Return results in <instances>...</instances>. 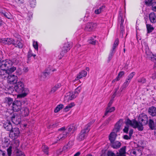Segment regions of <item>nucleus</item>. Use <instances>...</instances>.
Masks as SVG:
<instances>
[{
	"label": "nucleus",
	"mask_w": 156,
	"mask_h": 156,
	"mask_svg": "<svg viewBox=\"0 0 156 156\" xmlns=\"http://www.w3.org/2000/svg\"><path fill=\"white\" fill-rule=\"evenodd\" d=\"M124 73L123 71H121L119 73L117 77L112 81V83H113L115 81H118L120 80V78L124 75Z\"/></svg>",
	"instance_id": "obj_28"
},
{
	"label": "nucleus",
	"mask_w": 156,
	"mask_h": 156,
	"mask_svg": "<svg viewBox=\"0 0 156 156\" xmlns=\"http://www.w3.org/2000/svg\"><path fill=\"white\" fill-rule=\"evenodd\" d=\"M63 108V105H58L54 110V112L57 113L59 112L61 109Z\"/></svg>",
	"instance_id": "obj_39"
},
{
	"label": "nucleus",
	"mask_w": 156,
	"mask_h": 156,
	"mask_svg": "<svg viewBox=\"0 0 156 156\" xmlns=\"http://www.w3.org/2000/svg\"><path fill=\"white\" fill-rule=\"evenodd\" d=\"M19 145V142L17 140H15L13 141V143L12 145V148H16Z\"/></svg>",
	"instance_id": "obj_36"
},
{
	"label": "nucleus",
	"mask_w": 156,
	"mask_h": 156,
	"mask_svg": "<svg viewBox=\"0 0 156 156\" xmlns=\"http://www.w3.org/2000/svg\"><path fill=\"white\" fill-rule=\"evenodd\" d=\"M14 89L17 92L21 93L18 95V98L24 97L29 93L28 89L25 88L23 83L21 81L16 83L14 86Z\"/></svg>",
	"instance_id": "obj_4"
},
{
	"label": "nucleus",
	"mask_w": 156,
	"mask_h": 156,
	"mask_svg": "<svg viewBox=\"0 0 156 156\" xmlns=\"http://www.w3.org/2000/svg\"><path fill=\"white\" fill-rule=\"evenodd\" d=\"M75 105V104L74 102H72L70 103V104L67 105L66 106V107L64 108V110L66 112L68 111L70 109V108H71L73 107Z\"/></svg>",
	"instance_id": "obj_31"
},
{
	"label": "nucleus",
	"mask_w": 156,
	"mask_h": 156,
	"mask_svg": "<svg viewBox=\"0 0 156 156\" xmlns=\"http://www.w3.org/2000/svg\"><path fill=\"white\" fill-rule=\"evenodd\" d=\"M95 120H92L88 123L85 127L84 129L82 130L77 137V140L79 141L83 140L87 136V133L89 131L91 126L94 122Z\"/></svg>",
	"instance_id": "obj_5"
},
{
	"label": "nucleus",
	"mask_w": 156,
	"mask_h": 156,
	"mask_svg": "<svg viewBox=\"0 0 156 156\" xmlns=\"http://www.w3.org/2000/svg\"><path fill=\"white\" fill-rule=\"evenodd\" d=\"M20 132L17 127L12 128L10 130L9 136L13 139H17L19 136Z\"/></svg>",
	"instance_id": "obj_7"
},
{
	"label": "nucleus",
	"mask_w": 156,
	"mask_h": 156,
	"mask_svg": "<svg viewBox=\"0 0 156 156\" xmlns=\"http://www.w3.org/2000/svg\"><path fill=\"white\" fill-rule=\"evenodd\" d=\"M112 118L113 117L112 115L109 117L105 122L104 123V125L105 126L108 124L112 120Z\"/></svg>",
	"instance_id": "obj_48"
},
{
	"label": "nucleus",
	"mask_w": 156,
	"mask_h": 156,
	"mask_svg": "<svg viewBox=\"0 0 156 156\" xmlns=\"http://www.w3.org/2000/svg\"><path fill=\"white\" fill-rule=\"evenodd\" d=\"M15 40L12 38H9L0 39V42L4 44H12L13 45Z\"/></svg>",
	"instance_id": "obj_11"
},
{
	"label": "nucleus",
	"mask_w": 156,
	"mask_h": 156,
	"mask_svg": "<svg viewBox=\"0 0 156 156\" xmlns=\"http://www.w3.org/2000/svg\"><path fill=\"white\" fill-rule=\"evenodd\" d=\"M76 128L73 125L68 126L66 129H65V131H66L68 133V135L69 133H73L76 130Z\"/></svg>",
	"instance_id": "obj_18"
},
{
	"label": "nucleus",
	"mask_w": 156,
	"mask_h": 156,
	"mask_svg": "<svg viewBox=\"0 0 156 156\" xmlns=\"http://www.w3.org/2000/svg\"><path fill=\"white\" fill-rule=\"evenodd\" d=\"M48 147L45 145H43L42 146V150L44 153L47 154H48Z\"/></svg>",
	"instance_id": "obj_44"
},
{
	"label": "nucleus",
	"mask_w": 156,
	"mask_h": 156,
	"mask_svg": "<svg viewBox=\"0 0 156 156\" xmlns=\"http://www.w3.org/2000/svg\"><path fill=\"white\" fill-rule=\"evenodd\" d=\"M30 6L32 8L35 7L36 5V0H30L29 1Z\"/></svg>",
	"instance_id": "obj_37"
},
{
	"label": "nucleus",
	"mask_w": 156,
	"mask_h": 156,
	"mask_svg": "<svg viewBox=\"0 0 156 156\" xmlns=\"http://www.w3.org/2000/svg\"><path fill=\"white\" fill-rule=\"evenodd\" d=\"M112 144V147L114 148L117 149L119 148L121 145L120 142L119 141L113 142Z\"/></svg>",
	"instance_id": "obj_27"
},
{
	"label": "nucleus",
	"mask_w": 156,
	"mask_h": 156,
	"mask_svg": "<svg viewBox=\"0 0 156 156\" xmlns=\"http://www.w3.org/2000/svg\"><path fill=\"white\" fill-rule=\"evenodd\" d=\"M63 153L62 149H60L58 150L57 151V154L58 155H60Z\"/></svg>",
	"instance_id": "obj_60"
},
{
	"label": "nucleus",
	"mask_w": 156,
	"mask_h": 156,
	"mask_svg": "<svg viewBox=\"0 0 156 156\" xmlns=\"http://www.w3.org/2000/svg\"><path fill=\"white\" fill-rule=\"evenodd\" d=\"M89 43L94 45L96 44V41L94 40L93 38H91L89 40Z\"/></svg>",
	"instance_id": "obj_53"
},
{
	"label": "nucleus",
	"mask_w": 156,
	"mask_h": 156,
	"mask_svg": "<svg viewBox=\"0 0 156 156\" xmlns=\"http://www.w3.org/2000/svg\"><path fill=\"white\" fill-rule=\"evenodd\" d=\"M127 87V82H125L123 84L122 86L121 87V88L122 89V91L123 90H126V88Z\"/></svg>",
	"instance_id": "obj_58"
},
{
	"label": "nucleus",
	"mask_w": 156,
	"mask_h": 156,
	"mask_svg": "<svg viewBox=\"0 0 156 156\" xmlns=\"http://www.w3.org/2000/svg\"><path fill=\"white\" fill-rule=\"evenodd\" d=\"M9 144V139L6 137L4 138V140L2 141V144L3 145V146L7 147Z\"/></svg>",
	"instance_id": "obj_32"
},
{
	"label": "nucleus",
	"mask_w": 156,
	"mask_h": 156,
	"mask_svg": "<svg viewBox=\"0 0 156 156\" xmlns=\"http://www.w3.org/2000/svg\"><path fill=\"white\" fill-rule=\"evenodd\" d=\"M105 8V6L104 5L100 6L94 11V13L96 14H99L102 12Z\"/></svg>",
	"instance_id": "obj_26"
},
{
	"label": "nucleus",
	"mask_w": 156,
	"mask_h": 156,
	"mask_svg": "<svg viewBox=\"0 0 156 156\" xmlns=\"http://www.w3.org/2000/svg\"><path fill=\"white\" fill-rule=\"evenodd\" d=\"M119 41L118 39H116L115 41L113 46L112 50L115 51V48L117 47L119 44Z\"/></svg>",
	"instance_id": "obj_43"
},
{
	"label": "nucleus",
	"mask_w": 156,
	"mask_h": 156,
	"mask_svg": "<svg viewBox=\"0 0 156 156\" xmlns=\"http://www.w3.org/2000/svg\"><path fill=\"white\" fill-rule=\"evenodd\" d=\"M56 70L52 68L51 66H49L46 70V71L43 73L42 76L44 78H46L49 76L51 72H54Z\"/></svg>",
	"instance_id": "obj_13"
},
{
	"label": "nucleus",
	"mask_w": 156,
	"mask_h": 156,
	"mask_svg": "<svg viewBox=\"0 0 156 156\" xmlns=\"http://www.w3.org/2000/svg\"><path fill=\"white\" fill-rule=\"evenodd\" d=\"M76 98L73 92H69L67 93L65 95L64 98V101L68 102Z\"/></svg>",
	"instance_id": "obj_12"
},
{
	"label": "nucleus",
	"mask_w": 156,
	"mask_h": 156,
	"mask_svg": "<svg viewBox=\"0 0 156 156\" xmlns=\"http://www.w3.org/2000/svg\"><path fill=\"white\" fill-rule=\"evenodd\" d=\"M59 87L58 85H56L54 87H53L51 90V92L52 93L55 92Z\"/></svg>",
	"instance_id": "obj_52"
},
{
	"label": "nucleus",
	"mask_w": 156,
	"mask_h": 156,
	"mask_svg": "<svg viewBox=\"0 0 156 156\" xmlns=\"http://www.w3.org/2000/svg\"><path fill=\"white\" fill-rule=\"evenodd\" d=\"M153 79H155L156 78V72H155L154 74H153L152 76L151 77Z\"/></svg>",
	"instance_id": "obj_64"
},
{
	"label": "nucleus",
	"mask_w": 156,
	"mask_h": 156,
	"mask_svg": "<svg viewBox=\"0 0 156 156\" xmlns=\"http://www.w3.org/2000/svg\"><path fill=\"white\" fill-rule=\"evenodd\" d=\"M70 145V142H69L65 146L63 147L62 149L63 153H65V152H66L70 148L71 146H69Z\"/></svg>",
	"instance_id": "obj_34"
},
{
	"label": "nucleus",
	"mask_w": 156,
	"mask_h": 156,
	"mask_svg": "<svg viewBox=\"0 0 156 156\" xmlns=\"http://www.w3.org/2000/svg\"><path fill=\"white\" fill-rule=\"evenodd\" d=\"M33 46L34 49L37 51L38 50V43L37 41H35L34 40H33Z\"/></svg>",
	"instance_id": "obj_38"
},
{
	"label": "nucleus",
	"mask_w": 156,
	"mask_h": 156,
	"mask_svg": "<svg viewBox=\"0 0 156 156\" xmlns=\"http://www.w3.org/2000/svg\"><path fill=\"white\" fill-rule=\"evenodd\" d=\"M22 41V40L21 39H15L13 46L16 48H21L23 46V44Z\"/></svg>",
	"instance_id": "obj_14"
},
{
	"label": "nucleus",
	"mask_w": 156,
	"mask_h": 156,
	"mask_svg": "<svg viewBox=\"0 0 156 156\" xmlns=\"http://www.w3.org/2000/svg\"><path fill=\"white\" fill-rule=\"evenodd\" d=\"M118 88L115 89V91L114 93L112 96V98L113 99L115 97L116 95V93L117 92V91H118Z\"/></svg>",
	"instance_id": "obj_62"
},
{
	"label": "nucleus",
	"mask_w": 156,
	"mask_h": 156,
	"mask_svg": "<svg viewBox=\"0 0 156 156\" xmlns=\"http://www.w3.org/2000/svg\"><path fill=\"white\" fill-rule=\"evenodd\" d=\"M4 128L7 131H10L12 129V126L9 121L7 120L3 123Z\"/></svg>",
	"instance_id": "obj_16"
},
{
	"label": "nucleus",
	"mask_w": 156,
	"mask_h": 156,
	"mask_svg": "<svg viewBox=\"0 0 156 156\" xmlns=\"http://www.w3.org/2000/svg\"><path fill=\"white\" fill-rule=\"evenodd\" d=\"M148 56L147 57H148L150 60L156 64V55H151Z\"/></svg>",
	"instance_id": "obj_40"
},
{
	"label": "nucleus",
	"mask_w": 156,
	"mask_h": 156,
	"mask_svg": "<svg viewBox=\"0 0 156 156\" xmlns=\"http://www.w3.org/2000/svg\"><path fill=\"white\" fill-rule=\"evenodd\" d=\"M97 26V24L96 23L89 22L86 24L84 30L87 31H93L96 28Z\"/></svg>",
	"instance_id": "obj_9"
},
{
	"label": "nucleus",
	"mask_w": 156,
	"mask_h": 156,
	"mask_svg": "<svg viewBox=\"0 0 156 156\" xmlns=\"http://www.w3.org/2000/svg\"><path fill=\"white\" fill-rule=\"evenodd\" d=\"M115 110V108L114 107H108L105 111V116L107 115L108 113L109 112H111L114 111Z\"/></svg>",
	"instance_id": "obj_29"
},
{
	"label": "nucleus",
	"mask_w": 156,
	"mask_h": 156,
	"mask_svg": "<svg viewBox=\"0 0 156 156\" xmlns=\"http://www.w3.org/2000/svg\"><path fill=\"white\" fill-rule=\"evenodd\" d=\"M12 62L10 60L0 62V78L5 79L9 73H12L16 70V67H12Z\"/></svg>",
	"instance_id": "obj_1"
},
{
	"label": "nucleus",
	"mask_w": 156,
	"mask_h": 156,
	"mask_svg": "<svg viewBox=\"0 0 156 156\" xmlns=\"http://www.w3.org/2000/svg\"><path fill=\"white\" fill-rule=\"evenodd\" d=\"M27 15V16L25 18V19H26L27 21H29L32 18L33 13L32 12H28Z\"/></svg>",
	"instance_id": "obj_42"
},
{
	"label": "nucleus",
	"mask_w": 156,
	"mask_h": 156,
	"mask_svg": "<svg viewBox=\"0 0 156 156\" xmlns=\"http://www.w3.org/2000/svg\"><path fill=\"white\" fill-rule=\"evenodd\" d=\"M9 73L7 76L5 78H7V82L10 84H16L17 83L18 77L17 76L13 74Z\"/></svg>",
	"instance_id": "obj_8"
},
{
	"label": "nucleus",
	"mask_w": 156,
	"mask_h": 156,
	"mask_svg": "<svg viewBox=\"0 0 156 156\" xmlns=\"http://www.w3.org/2000/svg\"><path fill=\"white\" fill-rule=\"evenodd\" d=\"M22 103L20 101L17 100L12 103V109L14 111L17 112L20 110Z\"/></svg>",
	"instance_id": "obj_10"
},
{
	"label": "nucleus",
	"mask_w": 156,
	"mask_h": 156,
	"mask_svg": "<svg viewBox=\"0 0 156 156\" xmlns=\"http://www.w3.org/2000/svg\"><path fill=\"white\" fill-rule=\"evenodd\" d=\"M148 112L149 114L152 116H156V108L153 106L149 108Z\"/></svg>",
	"instance_id": "obj_19"
},
{
	"label": "nucleus",
	"mask_w": 156,
	"mask_h": 156,
	"mask_svg": "<svg viewBox=\"0 0 156 156\" xmlns=\"http://www.w3.org/2000/svg\"><path fill=\"white\" fill-rule=\"evenodd\" d=\"M12 146H10L7 150V154L8 156H11L12 154Z\"/></svg>",
	"instance_id": "obj_45"
},
{
	"label": "nucleus",
	"mask_w": 156,
	"mask_h": 156,
	"mask_svg": "<svg viewBox=\"0 0 156 156\" xmlns=\"http://www.w3.org/2000/svg\"><path fill=\"white\" fill-rule=\"evenodd\" d=\"M36 56V55L33 54L32 53V51L31 50H30L28 53L27 57L29 58L31 57L32 56H33L34 57H35Z\"/></svg>",
	"instance_id": "obj_47"
},
{
	"label": "nucleus",
	"mask_w": 156,
	"mask_h": 156,
	"mask_svg": "<svg viewBox=\"0 0 156 156\" xmlns=\"http://www.w3.org/2000/svg\"><path fill=\"white\" fill-rule=\"evenodd\" d=\"M5 153L4 151L0 150V156H5Z\"/></svg>",
	"instance_id": "obj_61"
},
{
	"label": "nucleus",
	"mask_w": 156,
	"mask_h": 156,
	"mask_svg": "<svg viewBox=\"0 0 156 156\" xmlns=\"http://www.w3.org/2000/svg\"><path fill=\"white\" fill-rule=\"evenodd\" d=\"M108 156H116L115 153L111 151H108L107 153Z\"/></svg>",
	"instance_id": "obj_56"
},
{
	"label": "nucleus",
	"mask_w": 156,
	"mask_h": 156,
	"mask_svg": "<svg viewBox=\"0 0 156 156\" xmlns=\"http://www.w3.org/2000/svg\"><path fill=\"white\" fill-rule=\"evenodd\" d=\"M152 5V9L153 11L156 12V2H154L151 4Z\"/></svg>",
	"instance_id": "obj_50"
},
{
	"label": "nucleus",
	"mask_w": 156,
	"mask_h": 156,
	"mask_svg": "<svg viewBox=\"0 0 156 156\" xmlns=\"http://www.w3.org/2000/svg\"><path fill=\"white\" fill-rule=\"evenodd\" d=\"M21 112L22 115L25 116H28L30 112L29 109L27 107L22 108L21 110Z\"/></svg>",
	"instance_id": "obj_22"
},
{
	"label": "nucleus",
	"mask_w": 156,
	"mask_h": 156,
	"mask_svg": "<svg viewBox=\"0 0 156 156\" xmlns=\"http://www.w3.org/2000/svg\"><path fill=\"white\" fill-rule=\"evenodd\" d=\"M149 18L151 23L156 22V14L154 12L151 13L149 15Z\"/></svg>",
	"instance_id": "obj_21"
},
{
	"label": "nucleus",
	"mask_w": 156,
	"mask_h": 156,
	"mask_svg": "<svg viewBox=\"0 0 156 156\" xmlns=\"http://www.w3.org/2000/svg\"><path fill=\"white\" fill-rule=\"evenodd\" d=\"M58 125V123L57 122H55L54 124L51 125H50L48 127L49 128H52L55 127Z\"/></svg>",
	"instance_id": "obj_57"
},
{
	"label": "nucleus",
	"mask_w": 156,
	"mask_h": 156,
	"mask_svg": "<svg viewBox=\"0 0 156 156\" xmlns=\"http://www.w3.org/2000/svg\"><path fill=\"white\" fill-rule=\"evenodd\" d=\"M115 51L112 50H111L108 57V59H109V60H110L112 58V56L114 53H115Z\"/></svg>",
	"instance_id": "obj_54"
},
{
	"label": "nucleus",
	"mask_w": 156,
	"mask_h": 156,
	"mask_svg": "<svg viewBox=\"0 0 156 156\" xmlns=\"http://www.w3.org/2000/svg\"><path fill=\"white\" fill-rule=\"evenodd\" d=\"M142 46L143 48L145 49L146 53L147 55H151V54H152V53L149 51L148 47L146 43L144 42L143 44H142Z\"/></svg>",
	"instance_id": "obj_24"
},
{
	"label": "nucleus",
	"mask_w": 156,
	"mask_h": 156,
	"mask_svg": "<svg viewBox=\"0 0 156 156\" xmlns=\"http://www.w3.org/2000/svg\"><path fill=\"white\" fill-rule=\"evenodd\" d=\"M126 146L122 147L119 150V152H117L116 156H126Z\"/></svg>",
	"instance_id": "obj_20"
},
{
	"label": "nucleus",
	"mask_w": 156,
	"mask_h": 156,
	"mask_svg": "<svg viewBox=\"0 0 156 156\" xmlns=\"http://www.w3.org/2000/svg\"><path fill=\"white\" fill-rule=\"evenodd\" d=\"M113 102V99H111L110 101L109 102L108 104V107H110L111 105H112V103Z\"/></svg>",
	"instance_id": "obj_63"
},
{
	"label": "nucleus",
	"mask_w": 156,
	"mask_h": 156,
	"mask_svg": "<svg viewBox=\"0 0 156 156\" xmlns=\"http://www.w3.org/2000/svg\"><path fill=\"white\" fill-rule=\"evenodd\" d=\"M135 73L134 72H132L128 76V78H127V80H131L133 76L135 75ZM128 82V81H127V83Z\"/></svg>",
	"instance_id": "obj_51"
},
{
	"label": "nucleus",
	"mask_w": 156,
	"mask_h": 156,
	"mask_svg": "<svg viewBox=\"0 0 156 156\" xmlns=\"http://www.w3.org/2000/svg\"><path fill=\"white\" fill-rule=\"evenodd\" d=\"M87 72L85 70H83L80 72L78 74V77L82 78L83 77L86 76L87 75Z\"/></svg>",
	"instance_id": "obj_30"
},
{
	"label": "nucleus",
	"mask_w": 156,
	"mask_h": 156,
	"mask_svg": "<svg viewBox=\"0 0 156 156\" xmlns=\"http://www.w3.org/2000/svg\"><path fill=\"white\" fill-rule=\"evenodd\" d=\"M124 124V128L123 129L124 133H127V121L126 119L125 121L122 119H120L115 124L114 128L113 130V131L111 132L109 136V139L111 143L114 142L117 136V133L119 132L121 129L122 126Z\"/></svg>",
	"instance_id": "obj_3"
},
{
	"label": "nucleus",
	"mask_w": 156,
	"mask_h": 156,
	"mask_svg": "<svg viewBox=\"0 0 156 156\" xmlns=\"http://www.w3.org/2000/svg\"><path fill=\"white\" fill-rule=\"evenodd\" d=\"M146 27L147 31V33H150L154 30V28L151 25L148 24H146Z\"/></svg>",
	"instance_id": "obj_33"
},
{
	"label": "nucleus",
	"mask_w": 156,
	"mask_h": 156,
	"mask_svg": "<svg viewBox=\"0 0 156 156\" xmlns=\"http://www.w3.org/2000/svg\"><path fill=\"white\" fill-rule=\"evenodd\" d=\"M138 82L139 83H145L146 82V80L145 78L142 77L141 78H140L138 80Z\"/></svg>",
	"instance_id": "obj_49"
},
{
	"label": "nucleus",
	"mask_w": 156,
	"mask_h": 156,
	"mask_svg": "<svg viewBox=\"0 0 156 156\" xmlns=\"http://www.w3.org/2000/svg\"><path fill=\"white\" fill-rule=\"evenodd\" d=\"M11 120L12 122L16 125L20 124L21 121L20 116L15 115L11 117Z\"/></svg>",
	"instance_id": "obj_15"
},
{
	"label": "nucleus",
	"mask_w": 156,
	"mask_h": 156,
	"mask_svg": "<svg viewBox=\"0 0 156 156\" xmlns=\"http://www.w3.org/2000/svg\"><path fill=\"white\" fill-rule=\"evenodd\" d=\"M71 47L68 43H65L62 48V51L61 54L62 55H64V53H66L69 51Z\"/></svg>",
	"instance_id": "obj_17"
},
{
	"label": "nucleus",
	"mask_w": 156,
	"mask_h": 156,
	"mask_svg": "<svg viewBox=\"0 0 156 156\" xmlns=\"http://www.w3.org/2000/svg\"><path fill=\"white\" fill-rule=\"evenodd\" d=\"M5 102L10 105L12 103H13V99L10 98H5Z\"/></svg>",
	"instance_id": "obj_41"
},
{
	"label": "nucleus",
	"mask_w": 156,
	"mask_h": 156,
	"mask_svg": "<svg viewBox=\"0 0 156 156\" xmlns=\"http://www.w3.org/2000/svg\"><path fill=\"white\" fill-rule=\"evenodd\" d=\"M2 15H4V16L7 18L8 19H11L12 18L11 15L10 13H9L7 12H2Z\"/></svg>",
	"instance_id": "obj_46"
},
{
	"label": "nucleus",
	"mask_w": 156,
	"mask_h": 156,
	"mask_svg": "<svg viewBox=\"0 0 156 156\" xmlns=\"http://www.w3.org/2000/svg\"><path fill=\"white\" fill-rule=\"evenodd\" d=\"M81 90V87L80 86H79L75 90V91L73 92L76 97L78 96Z\"/></svg>",
	"instance_id": "obj_35"
},
{
	"label": "nucleus",
	"mask_w": 156,
	"mask_h": 156,
	"mask_svg": "<svg viewBox=\"0 0 156 156\" xmlns=\"http://www.w3.org/2000/svg\"><path fill=\"white\" fill-rule=\"evenodd\" d=\"M148 122V126L150 129L151 130L155 129L156 128V125L154 121L151 119H149Z\"/></svg>",
	"instance_id": "obj_25"
},
{
	"label": "nucleus",
	"mask_w": 156,
	"mask_h": 156,
	"mask_svg": "<svg viewBox=\"0 0 156 156\" xmlns=\"http://www.w3.org/2000/svg\"><path fill=\"white\" fill-rule=\"evenodd\" d=\"M58 131L60 132V133L57 137V140H63L68 136V133L66 131H65V127H62L59 129Z\"/></svg>",
	"instance_id": "obj_6"
},
{
	"label": "nucleus",
	"mask_w": 156,
	"mask_h": 156,
	"mask_svg": "<svg viewBox=\"0 0 156 156\" xmlns=\"http://www.w3.org/2000/svg\"><path fill=\"white\" fill-rule=\"evenodd\" d=\"M138 151L135 149H132L129 150L127 154H129L130 156H140L138 154Z\"/></svg>",
	"instance_id": "obj_23"
},
{
	"label": "nucleus",
	"mask_w": 156,
	"mask_h": 156,
	"mask_svg": "<svg viewBox=\"0 0 156 156\" xmlns=\"http://www.w3.org/2000/svg\"><path fill=\"white\" fill-rule=\"evenodd\" d=\"M17 156H25V154H24L21 151H18L16 153Z\"/></svg>",
	"instance_id": "obj_55"
},
{
	"label": "nucleus",
	"mask_w": 156,
	"mask_h": 156,
	"mask_svg": "<svg viewBox=\"0 0 156 156\" xmlns=\"http://www.w3.org/2000/svg\"><path fill=\"white\" fill-rule=\"evenodd\" d=\"M138 121L135 120L131 121L127 118V124L131 126L134 128H137L139 131L143 130V126L147 124L148 122L147 115L144 113H141L139 115L138 118Z\"/></svg>",
	"instance_id": "obj_2"
},
{
	"label": "nucleus",
	"mask_w": 156,
	"mask_h": 156,
	"mask_svg": "<svg viewBox=\"0 0 156 156\" xmlns=\"http://www.w3.org/2000/svg\"><path fill=\"white\" fill-rule=\"evenodd\" d=\"M133 129H131L129 131V136H127V140L129 139L130 138L131 136H132L133 133Z\"/></svg>",
	"instance_id": "obj_59"
}]
</instances>
